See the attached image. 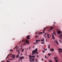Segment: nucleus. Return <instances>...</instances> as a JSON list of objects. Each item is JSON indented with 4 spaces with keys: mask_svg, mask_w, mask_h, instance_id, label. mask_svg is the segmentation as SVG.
<instances>
[{
    "mask_svg": "<svg viewBox=\"0 0 62 62\" xmlns=\"http://www.w3.org/2000/svg\"><path fill=\"white\" fill-rule=\"evenodd\" d=\"M53 34H54V35H56V34H55V32H54L53 33Z\"/></svg>",
    "mask_w": 62,
    "mask_h": 62,
    "instance_id": "bb28decb",
    "label": "nucleus"
},
{
    "mask_svg": "<svg viewBox=\"0 0 62 62\" xmlns=\"http://www.w3.org/2000/svg\"><path fill=\"white\" fill-rule=\"evenodd\" d=\"M11 57H12L13 58H14L15 57V56L14 54H12V55L10 56Z\"/></svg>",
    "mask_w": 62,
    "mask_h": 62,
    "instance_id": "20e7f679",
    "label": "nucleus"
},
{
    "mask_svg": "<svg viewBox=\"0 0 62 62\" xmlns=\"http://www.w3.org/2000/svg\"><path fill=\"white\" fill-rule=\"evenodd\" d=\"M55 61L56 62H58V60H55Z\"/></svg>",
    "mask_w": 62,
    "mask_h": 62,
    "instance_id": "aec40b11",
    "label": "nucleus"
},
{
    "mask_svg": "<svg viewBox=\"0 0 62 62\" xmlns=\"http://www.w3.org/2000/svg\"><path fill=\"white\" fill-rule=\"evenodd\" d=\"M46 29V28H44V30H45V29Z\"/></svg>",
    "mask_w": 62,
    "mask_h": 62,
    "instance_id": "58836bf2",
    "label": "nucleus"
},
{
    "mask_svg": "<svg viewBox=\"0 0 62 62\" xmlns=\"http://www.w3.org/2000/svg\"><path fill=\"white\" fill-rule=\"evenodd\" d=\"M10 52H13V50H12V49H10Z\"/></svg>",
    "mask_w": 62,
    "mask_h": 62,
    "instance_id": "a211bd4d",
    "label": "nucleus"
},
{
    "mask_svg": "<svg viewBox=\"0 0 62 62\" xmlns=\"http://www.w3.org/2000/svg\"><path fill=\"white\" fill-rule=\"evenodd\" d=\"M40 41V40H36V43H38V41Z\"/></svg>",
    "mask_w": 62,
    "mask_h": 62,
    "instance_id": "1a4fd4ad",
    "label": "nucleus"
},
{
    "mask_svg": "<svg viewBox=\"0 0 62 62\" xmlns=\"http://www.w3.org/2000/svg\"><path fill=\"white\" fill-rule=\"evenodd\" d=\"M17 47H18V46H17L16 47L14 48V49H16V48H17Z\"/></svg>",
    "mask_w": 62,
    "mask_h": 62,
    "instance_id": "b1692460",
    "label": "nucleus"
},
{
    "mask_svg": "<svg viewBox=\"0 0 62 62\" xmlns=\"http://www.w3.org/2000/svg\"><path fill=\"white\" fill-rule=\"evenodd\" d=\"M21 41H20V42H19V44H20V43H21Z\"/></svg>",
    "mask_w": 62,
    "mask_h": 62,
    "instance_id": "09e8293b",
    "label": "nucleus"
},
{
    "mask_svg": "<svg viewBox=\"0 0 62 62\" xmlns=\"http://www.w3.org/2000/svg\"><path fill=\"white\" fill-rule=\"evenodd\" d=\"M37 54H38V53H37Z\"/></svg>",
    "mask_w": 62,
    "mask_h": 62,
    "instance_id": "bf43d9fd",
    "label": "nucleus"
},
{
    "mask_svg": "<svg viewBox=\"0 0 62 62\" xmlns=\"http://www.w3.org/2000/svg\"><path fill=\"white\" fill-rule=\"evenodd\" d=\"M45 58H47L46 57V55H45Z\"/></svg>",
    "mask_w": 62,
    "mask_h": 62,
    "instance_id": "f704fd0d",
    "label": "nucleus"
},
{
    "mask_svg": "<svg viewBox=\"0 0 62 62\" xmlns=\"http://www.w3.org/2000/svg\"><path fill=\"white\" fill-rule=\"evenodd\" d=\"M29 36H30V35H28L27 36H26V39H30V38L29 37Z\"/></svg>",
    "mask_w": 62,
    "mask_h": 62,
    "instance_id": "423d86ee",
    "label": "nucleus"
},
{
    "mask_svg": "<svg viewBox=\"0 0 62 62\" xmlns=\"http://www.w3.org/2000/svg\"><path fill=\"white\" fill-rule=\"evenodd\" d=\"M47 34V33H45L44 35H46V34Z\"/></svg>",
    "mask_w": 62,
    "mask_h": 62,
    "instance_id": "473e14b6",
    "label": "nucleus"
},
{
    "mask_svg": "<svg viewBox=\"0 0 62 62\" xmlns=\"http://www.w3.org/2000/svg\"><path fill=\"white\" fill-rule=\"evenodd\" d=\"M42 32H39V34H42Z\"/></svg>",
    "mask_w": 62,
    "mask_h": 62,
    "instance_id": "412c9836",
    "label": "nucleus"
},
{
    "mask_svg": "<svg viewBox=\"0 0 62 62\" xmlns=\"http://www.w3.org/2000/svg\"><path fill=\"white\" fill-rule=\"evenodd\" d=\"M16 57L17 58H18V57H19V55H17L16 56Z\"/></svg>",
    "mask_w": 62,
    "mask_h": 62,
    "instance_id": "c756f323",
    "label": "nucleus"
},
{
    "mask_svg": "<svg viewBox=\"0 0 62 62\" xmlns=\"http://www.w3.org/2000/svg\"><path fill=\"white\" fill-rule=\"evenodd\" d=\"M19 58L20 59H21V60H22L21 61V62H23V60H22V59H24V57H23V56L19 57Z\"/></svg>",
    "mask_w": 62,
    "mask_h": 62,
    "instance_id": "7ed1b4c3",
    "label": "nucleus"
},
{
    "mask_svg": "<svg viewBox=\"0 0 62 62\" xmlns=\"http://www.w3.org/2000/svg\"><path fill=\"white\" fill-rule=\"evenodd\" d=\"M55 42V43H56L58 44V41L57 40H55L54 41Z\"/></svg>",
    "mask_w": 62,
    "mask_h": 62,
    "instance_id": "9b49d317",
    "label": "nucleus"
},
{
    "mask_svg": "<svg viewBox=\"0 0 62 62\" xmlns=\"http://www.w3.org/2000/svg\"><path fill=\"white\" fill-rule=\"evenodd\" d=\"M48 48L49 49H50V46H48Z\"/></svg>",
    "mask_w": 62,
    "mask_h": 62,
    "instance_id": "de8ad7c7",
    "label": "nucleus"
},
{
    "mask_svg": "<svg viewBox=\"0 0 62 62\" xmlns=\"http://www.w3.org/2000/svg\"><path fill=\"white\" fill-rule=\"evenodd\" d=\"M36 56H37L36 55H35Z\"/></svg>",
    "mask_w": 62,
    "mask_h": 62,
    "instance_id": "0e129e2a",
    "label": "nucleus"
},
{
    "mask_svg": "<svg viewBox=\"0 0 62 62\" xmlns=\"http://www.w3.org/2000/svg\"><path fill=\"white\" fill-rule=\"evenodd\" d=\"M57 32L58 35V34H60L61 33V31L59 30H58L57 31Z\"/></svg>",
    "mask_w": 62,
    "mask_h": 62,
    "instance_id": "39448f33",
    "label": "nucleus"
},
{
    "mask_svg": "<svg viewBox=\"0 0 62 62\" xmlns=\"http://www.w3.org/2000/svg\"><path fill=\"white\" fill-rule=\"evenodd\" d=\"M48 47H50V45H48Z\"/></svg>",
    "mask_w": 62,
    "mask_h": 62,
    "instance_id": "8fccbe9b",
    "label": "nucleus"
},
{
    "mask_svg": "<svg viewBox=\"0 0 62 62\" xmlns=\"http://www.w3.org/2000/svg\"><path fill=\"white\" fill-rule=\"evenodd\" d=\"M49 62H52V61H51L50 60H49Z\"/></svg>",
    "mask_w": 62,
    "mask_h": 62,
    "instance_id": "cd10ccee",
    "label": "nucleus"
},
{
    "mask_svg": "<svg viewBox=\"0 0 62 62\" xmlns=\"http://www.w3.org/2000/svg\"><path fill=\"white\" fill-rule=\"evenodd\" d=\"M8 57H6V59H7V58H8Z\"/></svg>",
    "mask_w": 62,
    "mask_h": 62,
    "instance_id": "5fc2aeb1",
    "label": "nucleus"
},
{
    "mask_svg": "<svg viewBox=\"0 0 62 62\" xmlns=\"http://www.w3.org/2000/svg\"><path fill=\"white\" fill-rule=\"evenodd\" d=\"M50 51L51 52H53V51H54V49H50Z\"/></svg>",
    "mask_w": 62,
    "mask_h": 62,
    "instance_id": "f8f14e48",
    "label": "nucleus"
},
{
    "mask_svg": "<svg viewBox=\"0 0 62 62\" xmlns=\"http://www.w3.org/2000/svg\"><path fill=\"white\" fill-rule=\"evenodd\" d=\"M41 43H42V44H44V43L43 42H41Z\"/></svg>",
    "mask_w": 62,
    "mask_h": 62,
    "instance_id": "4c0bfd02",
    "label": "nucleus"
},
{
    "mask_svg": "<svg viewBox=\"0 0 62 62\" xmlns=\"http://www.w3.org/2000/svg\"><path fill=\"white\" fill-rule=\"evenodd\" d=\"M25 42L26 44H27L28 45L29 44V41H28V40L27 39L26 40Z\"/></svg>",
    "mask_w": 62,
    "mask_h": 62,
    "instance_id": "f03ea898",
    "label": "nucleus"
},
{
    "mask_svg": "<svg viewBox=\"0 0 62 62\" xmlns=\"http://www.w3.org/2000/svg\"><path fill=\"white\" fill-rule=\"evenodd\" d=\"M30 58V59L29 60V61H30L31 62H32V61H34V59H32L31 58ZM31 60H32V61Z\"/></svg>",
    "mask_w": 62,
    "mask_h": 62,
    "instance_id": "0eeeda50",
    "label": "nucleus"
},
{
    "mask_svg": "<svg viewBox=\"0 0 62 62\" xmlns=\"http://www.w3.org/2000/svg\"><path fill=\"white\" fill-rule=\"evenodd\" d=\"M53 28V27H50V29L51 30H52V29Z\"/></svg>",
    "mask_w": 62,
    "mask_h": 62,
    "instance_id": "6ab92c4d",
    "label": "nucleus"
},
{
    "mask_svg": "<svg viewBox=\"0 0 62 62\" xmlns=\"http://www.w3.org/2000/svg\"><path fill=\"white\" fill-rule=\"evenodd\" d=\"M59 53H62V51H59Z\"/></svg>",
    "mask_w": 62,
    "mask_h": 62,
    "instance_id": "5701e85b",
    "label": "nucleus"
},
{
    "mask_svg": "<svg viewBox=\"0 0 62 62\" xmlns=\"http://www.w3.org/2000/svg\"><path fill=\"white\" fill-rule=\"evenodd\" d=\"M45 51H46V50L45 49Z\"/></svg>",
    "mask_w": 62,
    "mask_h": 62,
    "instance_id": "69168bd1",
    "label": "nucleus"
},
{
    "mask_svg": "<svg viewBox=\"0 0 62 62\" xmlns=\"http://www.w3.org/2000/svg\"><path fill=\"white\" fill-rule=\"evenodd\" d=\"M44 49H45V48H44Z\"/></svg>",
    "mask_w": 62,
    "mask_h": 62,
    "instance_id": "052dcab7",
    "label": "nucleus"
},
{
    "mask_svg": "<svg viewBox=\"0 0 62 62\" xmlns=\"http://www.w3.org/2000/svg\"><path fill=\"white\" fill-rule=\"evenodd\" d=\"M51 34H52V35H53V34H54V33H52Z\"/></svg>",
    "mask_w": 62,
    "mask_h": 62,
    "instance_id": "13d9d810",
    "label": "nucleus"
},
{
    "mask_svg": "<svg viewBox=\"0 0 62 62\" xmlns=\"http://www.w3.org/2000/svg\"><path fill=\"white\" fill-rule=\"evenodd\" d=\"M54 23H55V22H54Z\"/></svg>",
    "mask_w": 62,
    "mask_h": 62,
    "instance_id": "680f3d73",
    "label": "nucleus"
},
{
    "mask_svg": "<svg viewBox=\"0 0 62 62\" xmlns=\"http://www.w3.org/2000/svg\"><path fill=\"white\" fill-rule=\"evenodd\" d=\"M59 41L60 42H62V41H61V39L59 40Z\"/></svg>",
    "mask_w": 62,
    "mask_h": 62,
    "instance_id": "c85d7f7f",
    "label": "nucleus"
},
{
    "mask_svg": "<svg viewBox=\"0 0 62 62\" xmlns=\"http://www.w3.org/2000/svg\"><path fill=\"white\" fill-rule=\"evenodd\" d=\"M21 55L22 56L23 55V53H21Z\"/></svg>",
    "mask_w": 62,
    "mask_h": 62,
    "instance_id": "37998d69",
    "label": "nucleus"
},
{
    "mask_svg": "<svg viewBox=\"0 0 62 62\" xmlns=\"http://www.w3.org/2000/svg\"><path fill=\"white\" fill-rule=\"evenodd\" d=\"M42 51L43 52V53H44V52H44V51L42 50Z\"/></svg>",
    "mask_w": 62,
    "mask_h": 62,
    "instance_id": "c03bdc74",
    "label": "nucleus"
},
{
    "mask_svg": "<svg viewBox=\"0 0 62 62\" xmlns=\"http://www.w3.org/2000/svg\"><path fill=\"white\" fill-rule=\"evenodd\" d=\"M35 34H37V32H36L35 33Z\"/></svg>",
    "mask_w": 62,
    "mask_h": 62,
    "instance_id": "603ef678",
    "label": "nucleus"
},
{
    "mask_svg": "<svg viewBox=\"0 0 62 62\" xmlns=\"http://www.w3.org/2000/svg\"><path fill=\"white\" fill-rule=\"evenodd\" d=\"M46 50H47V49H46Z\"/></svg>",
    "mask_w": 62,
    "mask_h": 62,
    "instance_id": "e2e57ef3",
    "label": "nucleus"
},
{
    "mask_svg": "<svg viewBox=\"0 0 62 62\" xmlns=\"http://www.w3.org/2000/svg\"><path fill=\"white\" fill-rule=\"evenodd\" d=\"M17 52L18 53V55H19L20 54V50H18Z\"/></svg>",
    "mask_w": 62,
    "mask_h": 62,
    "instance_id": "4468645a",
    "label": "nucleus"
},
{
    "mask_svg": "<svg viewBox=\"0 0 62 62\" xmlns=\"http://www.w3.org/2000/svg\"><path fill=\"white\" fill-rule=\"evenodd\" d=\"M59 38L60 39H62V34H60L59 36Z\"/></svg>",
    "mask_w": 62,
    "mask_h": 62,
    "instance_id": "6e6552de",
    "label": "nucleus"
},
{
    "mask_svg": "<svg viewBox=\"0 0 62 62\" xmlns=\"http://www.w3.org/2000/svg\"><path fill=\"white\" fill-rule=\"evenodd\" d=\"M25 41V40L24 39H23V40H22V41Z\"/></svg>",
    "mask_w": 62,
    "mask_h": 62,
    "instance_id": "72a5a7b5",
    "label": "nucleus"
},
{
    "mask_svg": "<svg viewBox=\"0 0 62 62\" xmlns=\"http://www.w3.org/2000/svg\"><path fill=\"white\" fill-rule=\"evenodd\" d=\"M41 41H43V39H41Z\"/></svg>",
    "mask_w": 62,
    "mask_h": 62,
    "instance_id": "49530a36",
    "label": "nucleus"
},
{
    "mask_svg": "<svg viewBox=\"0 0 62 62\" xmlns=\"http://www.w3.org/2000/svg\"><path fill=\"white\" fill-rule=\"evenodd\" d=\"M9 55L8 54L7 57H8V56H9Z\"/></svg>",
    "mask_w": 62,
    "mask_h": 62,
    "instance_id": "79ce46f5",
    "label": "nucleus"
},
{
    "mask_svg": "<svg viewBox=\"0 0 62 62\" xmlns=\"http://www.w3.org/2000/svg\"><path fill=\"white\" fill-rule=\"evenodd\" d=\"M23 51H24V49H23L21 50V51L22 52V53H23Z\"/></svg>",
    "mask_w": 62,
    "mask_h": 62,
    "instance_id": "2eb2a0df",
    "label": "nucleus"
},
{
    "mask_svg": "<svg viewBox=\"0 0 62 62\" xmlns=\"http://www.w3.org/2000/svg\"><path fill=\"white\" fill-rule=\"evenodd\" d=\"M43 36H44V37H45L46 39V35H44Z\"/></svg>",
    "mask_w": 62,
    "mask_h": 62,
    "instance_id": "f3484780",
    "label": "nucleus"
},
{
    "mask_svg": "<svg viewBox=\"0 0 62 62\" xmlns=\"http://www.w3.org/2000/svg\"><path fill=\"white\" fill-rule=\"evenodd\" d=\"M34 44H36V43H34Z\"/></svg>",
    "mask_w": 62,
    "mask_h": 62,
    "instance_id": "864d4df0",
    "label": "nucleus"
},
{
    "mask_svg": "<svg viewBox=\"0 0 62 62\" xmlns=\"http://www.w3.org/2000/svg\"><path fill=\"white\" fill-rule=\"evenodd\" d=\"M48 31H49V32H51V31H50V30H48Z\"/></svg>",
    "mask_w": 62,
    "mask_h": 62,
    "instance_id": "3c124183",
    "label": "nucleus"
},
{
    "mask_svg": "<svg viewBox=\"0 0 62 62\" xmlns=\"http://www.w3.org/2000/svg\"><path fill=\"white\" fill-rule=\"evenodd\" d=\"M52 54H48V55H51Z\"/></svg>",
    "mask_w": 62,
    "mask_h": 62,
    "instance_id": "393cba45",
    "label": "nucleus"
},
{
    "mask_svg": "<svg viewBox=\"0 0 62 62\" xmlns=\"http://www.w3.org/2000/svg\"><path fill=\"white\" fill-rule=\"evenodd\" d=\"M47 38L48 39H49V38H50V37H49V34H47Z\"/></svg>",
    "mask_w": 62,
    "mask_h": 62,
    "instance_id": "9d476101",
    "label": "nucleus"
},
{
    "mask_svg": "<svg viewBox=\"0 0 62 62\" xmlns=\"http://www.w3.org/2000/svg\"><path fill=\"white\" fill-rule=\"evenodd\" d=\"M1 62H4L3 61H1Z\"/></svg>",
    "mask_w": 62,
    "mask_h": 62,
    "instance_id": "6e6d98bb",
    "label": "nucleus"
},
{
    "mask_svg": "<svg viewBox=\"0 0 62 62\" xmlns=\"http://www.w3.org/2000/svg\"><path fill=\"white\" fill-rule=\"evenodd\" d=\"M25 43L24 44H23V45H24H24H25Z\"/></svg>",
    "mask_w": 62,
    "mask_h": 62,
    "instance_id": "e433bc0d",
    "label": "nucleus"
},
{
    "mask_svg": "<svg viewBox=\"0 0 62 62\" xmlns=\"http://www.w3.org/2000/svg\"><path fill=\"white\" fill-rule=\"evenodd\" d=\"M52 36L53 39H55V38H54V35H52Z\"/></svg>",
    "mask_w": 62,
    "mask_h": 62,
    "instance_id": "ddd939ff",
    "label": "nucleus"
},
{
    "mask_svg": "<svg viewBox=\"0 0 62 62\" xmlns=\"http://www.w3.org/2000/svg\"><path fill=\"white\" fill-rule=\"evenodd\" d=\"M37 57H39V55H37Z\"/></svg>",
    "mask_w": 62,
    "mask_h": 62,
    "instance_id": "ea45409f",
    "label": "nucleus"
},
{
    "mask_svg": "<svg viewBox=\"0 0 62 62\" xmlns=\"http://www.w3.org/2000/svg\"><path fill=\"white\" fill-rule=\"evenodd\" d=\"M17 49H16V50H17Z\"/></svg>",
    "mask_w": 62,
    "mask_h": 62,
    "instance_id": "338daca9",
    "label": "nucleus"
},
{
    "mask_svg": "<svg viewBox=\"0 0 62 62\" xmlns=\"http://www.w3.org/2000/svg\"><path fill=\"white\" fill-rule=\"evenodd\" d=\"M36 62H37V61H38V60L36 59Z\"/></svg>",
    "mask_w": 62,
    "mask_h": 62,
    "instance_id": "a18cd8bd",
    "label": "nucleus"
},
{
    "mask_svg": "<svg viewBox=\"0 0 62 62\" xmlns=\"http://www.w3.org/2000/svg\"><path fill=\"white\" fill-rule=\"evenodd\" d=\"M37 51L38 49H37V48H36L34 51V50H33L32 52V55L31 56V55L30 54L29 56V57L30 58H32H32H35V53H37Z\"/></svg>",
    "mask_w": 62,
    "mask_h": 62,
    "instance_id": "f257e3e1",
    "label": "nucleus"
},
{
    "mask_svg": "<svg viewBox=\"0 0 62 62\" xmlns=\"http://www.w3.org/2000/svg\"><path fill=\"white\" fill-rule=\"evenodd\" d=\"M12 54H11L9 55H11V56L12 55Z\"/></svg>",
    "mask_w": 62,
    "mask_h": 62,
    "instance_id": "a19ab883",
    "label": "nucleus"
},
{
    "mask_svg": "<svg viewBox=\"0 0 62 62\" xmlns=\"http://www.w3.org/2000/svg\"><path fill=\"white\" fill-rule=\"evenodd\" d=\"M58 50H59V51H62V49L61 48H60L59 49H58Z\"/></svg>",
    "mask_w": 62,
    "mask_h": 62,
    "instance_id": "dca6fc26",
    "label": "nucleus"
},
{
    "mask_svg": "<svg viewBox=\"0 0 62 62\" xmlns=\"http://www.w3.org/2000/svg\"><path fill=\"white\" fill-rule=\"evenodd\" d=\"M45 31V30H44L43 31V32L44 33H45V32H44Z\"/></svg>",
    "mask_w": 62,
    "mask_h": 62,
    "instance_id": "7c9ffc66",
    "label": "nucleus"
},
{
    "mask_svg": "<svg viewBox=\"0 0 62 62\" xmlns=\"http://www.w3.org/2000/svg\"><path fill=\"white\" fill-rule=\"evenodd\" d=\"M7 62H9V61L8 60H7Z\"/></svg>",
    "mask_w": 62,
    "mask_h": 62,
    "instance_id": "c9c22d12",
    "label": "nucleus"
},
{
    "mask_svg": "<svg viewBox=\"0 0 62 62\" xmlns=\"http://www.w3.org/2000/svg\"><path fill=\"white\" fill-rule=\"evenodd\" d=\"M23 47V46L22 45H21V47L20 48V49L21 50H22V48Z\"/></svg>",
    "mask_w": 62,
    "mask_h": 62,
    "instance_id": "4be33fe9",
    "label": "nucleus"
},
{
    "mask_svg": "<svg viewBox=\"0 0 62 62\" xmlns=\"http://www.w3.org/2000/svg\"><path fill=\"white\" fill-rule=\"evenodd\" d=\"M54 58L55 59H56V58L55 57H54Z\"/></svg>",
    "mask_w": 62,
    "mask_h": 62,
    "instance_id": "2f4dec72",
    "label": "nucleus"
},
{
    "mask_svg": "<svg viewBox=\"0 0 62 62\" xmlns=\"http://www.w3.org/2000/svg\"><path fill=\"white\" fill-rule=\"evenodd\" d=\"M42 60H43V61H44L42 59Z\"/></svg>",
    "mask_w": 62,
    "mask_h": 62,
    "instance_id": "4d7b16f0",
    "label": "nucleus"
},
{
    "mask_svg": "<svg viewBox=\"0 0 62 62\" xmlns=\"http://www.w3.org/2000/svg\"><path fill=\"white\" fill-rule=\"evenodd\" d=\"M35 37V38H37V37H38V35H37Z\"/></svg>",
    "mask_w": 62,
    "mask_h": 62,
    "instance_id": "a878e982",
    "label": "nucleus"
}]
</instances>
